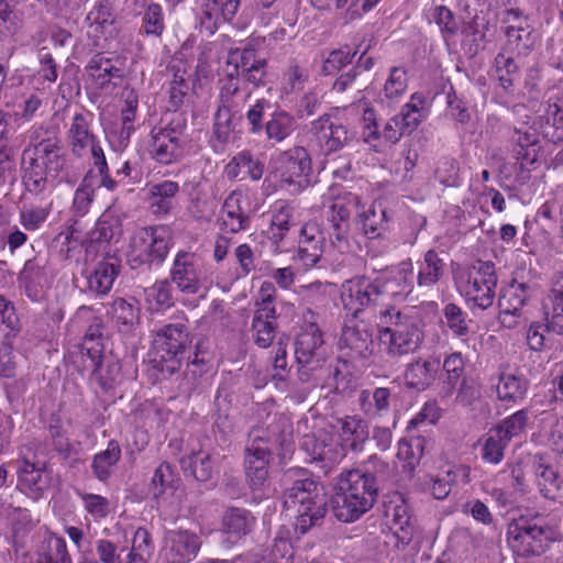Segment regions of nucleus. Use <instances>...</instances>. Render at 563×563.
<instances>
[{
	"instance_id": "1a4fd4ad",
	"label": "nucleus",
	"mask_w": 563,
	"mask_h": 563,
	"mask_svg": "<svg viewBox=\"0 0 563 563\" xmlns=\"http://www.w3.org/2000/svg\"><path fill=\"white\" fill-rule=\"evenodd\" d=\"M559 537L555 529L523 518L514 520L507 529L508 547L520 558L541 555Z\"/></svg>"
},
{
	"instance_id": "a878e982",
	"label": "nucleus",
	"mask_w": 563,
	"mask_h": 563,
	"mask_svg": "<svg viewBox=\"0 0 563 563\" xmlns=\"http://www.w3.org/2000/svg\"><path fill=\"white\" fill-rule=\"evenodd\" d=\"M124 60L121 57H108L103 54L95 55L87 71L93 85L99 89L107 88L114 79L123 76Z\"/></svg>"
},
{
	"instance_id": "c9c22d12",
	"label": "nucleus",
	"mask_w": 563,
	"mask_h": 563,
	"mask_svg": "<svg viewBox=\"0 0 563 563\" xmlns=\"http://www.w3.org/2000/svg\"><path fill=\"white\" fill-rule=\"evenodd\" d=\"M430 113V101L420 92H415L410 96L409 101L404 104L400 113L398 114L406 126L408 132L416 130Z\"/></svg>"
},
{
	"instance_id": "5fc2aeb1",
	"label": "nucleus",
	"mask_w": 563,
	"mask_h": 563,
	"mask_svg": "<svg viewBox=\"0 0 563 563\" xmlns=\"http://www.w3.org/2000/svg\"><path fill=\"white\" fill-rule=\"evenodd\" d=\"M294 558L292 545L287 537H276L269 551V558L257 555L247 560V563H291Z\"/></svg>"
},
{
	"instance_id": "412c9836",
	"label": "nucleus",
	"mask_w": 563,
	"mask_h": 563,
	"mask_svg": "<svg viewBox=\"0 0 563 563\" xmlns=\"http://www.w3.org/2000/svg\"><path fill=\"white\" fill-rule=\"evenodd\" d=\"M488 493L501 506L511 503L516 493L523 492L525 476L520 463L507 464L488 482Z\"/></svg>"
},
{
	"instance_id": "c756f323",
	"label": "nucleus",
	"mask_w": 563,
	"mask_h": 563,
	"mask_svg": "<svg viewBox=\"0 0 563 563\" xmlns=\"http://www.w3.org/2000/svg\"><path fill=\"white\" fill-rule=\"evenodd\" d=\"M439 369V360L418 358L406 366L404 378L409 387L424 390L435 380Z\"/></svg>"
},
{
	"instance_id": "6e6d98bb",
	"label": "nucleus",
	"mask_w": 563,
	"mask_h": 563,
	"mask_svg": "<svg viewBox=\"0 0 563 563\" xmlns=\"http://www.w3.org/2000/svg\"><path fill=\"white\" fill-rule=\"evenodd\" d=\"M225 200L229 202L231 208H234L249 220L251 214L258 209L255 192L246 188L233 190Z\"/></svg>"
},
{
	"instance_id": "3c124183",
	"label": "nucleus",
	"mask_w": 563,
	"mask_h": 563,
	"mask_svg": "<svg viewBox=\"0 0 563 563\" xmlns=\"http://www.w3.org/2000/svg\"><path fill=\"white\" fill-rule=\"evenodd\" d=\"M44 280L42 268L34 261H26L19 275L21 286L25 288L27 297L35 300Z\"/></svg>"
},
{
	"instance_id": "423d86ee",
	"label": "nucleus",
	"mask_w": 563,
	"mask_h": 563,
	"mask_svg": "<svg viewBox=\"0 0 563 563\" xmlns=\"http://www.w3.org/2000/svg\"><path fill=\"white\" fill-rule=\"evenodd\" d=\"M285 507L296 516L295 529L307 532L325 514V500L318 484L311 478L296 481L285 495Z\"/></svg>"
},
{
	"instance_id": "aec40b11",
	"label": "nucleus",
	"mask_w": 563,
	"mask_h": 563,
	"mask_svg": "<svg viewBox=\"0 0 563 563\" xmlns=\"http://www.w3.org/2000/svg\"><path fill=\"white\" fill-rule=\"evenodd\" d=\"M151 157L159 164L169 165L178 162L184 154L180 133L172 128H154L148 144Z\"/></svg>"
},
{
	"instance_id": "6e6552de",
	"label": "nucleus",
	"mask_w": 563,
	"mask_h": 563,
	"mask_svg": "<svg viewBox=\"0 0 563 563\" xmlns=\"http://www.w3.org/2000/svg\"><path fill=\"white\" fill-rule=\"evenodd\" d=\"M456 289L466 302L481 309L489 308L495 299L497 276L494 264L478 261L457 272Z\"/></svg>"
},
{
	"instance_id": "49530a36",
	"label": "nucleus",
	"mask_w": 563,
	"mask_h": 563,
	"mask_svg": "<svg viewBox=\"0 0 563 563\" xmlns=\"http://www.w3.org/2000/svg\"><path fill=\"white\" fill-rule=\"evenodd\" d=\"M296 129V121L286 111H275L266 122V134L269 140L283 142Z\"/></svg>"
},
{
	"instance_id": "393cba45",
	"label": "nucleus",
	"mask_w": 563,
	"mask_h": 563,
	"mask_svg": "<svg viewBox=\"0 0 563 563\" xmlns=\"http://www.w3.org/2000/svg\"><path fill=\"white\" fill-rule=\"evenodd\" d=\"M51 485V476L44 464L32 463L26 459L21 461L18 471V486L33 499L42 496Z\"/></svg>"
},
{
	"instance_id": "774afa93",
	"label": "nucleus",
	"mask_w": 563,
	"mask_h": 563,
	"mask_svg": "<svg viewBox=\"0 0 563 563\" xmlns=\"http://www.w3.org/2000/svg\"><path fill=\"white\" fill-rule=\"evenodd\" d=\"M354 53L347 46L333 49L323 57L322 70L325 75L334 74L351 63Z\"/></svg>"
},
{
	"instance_id": "de8ad7c7",
	"label": "nucleus",
	"mask_w": 563,
	"mask_h": 563,
	"mask_svg": "<svg viewBox=\"0 0 563 563\" xmlns=\"http://www.w3.org/2000/svg\"><path fill=\"white\" fill-rule=\"evenodd\" d=\"M529 298L528 287L522 283H512L503 289L498 299L499 309L521 312L522 307Z\"/></svg>"
},
{
	"instance_id": "6ab92c4d",
	"label": "nucleus",
	"mask_w": 563,
	"mask_h": 563,
	"mask_svg": "<svg viewBox=\"0 0 563 563\" xmlns=\"http://www.w3.org/2000/svg\"><path fill=\"white\" fill-rule=\"evenodd\" d=\"M202 264L194 253H177L172 269V280L181 292L197 294L202 287Z\"/></svg>"
},
{
	"instance_id": "338daca9",
	"label": "nucleus",
	"mask_w": 563,
	"mask_h": 563,
	"mask_svg": "<svg viewBox=\"0 0 563 563\" xmlns=\"http://www.w3.org/2000/svg\"><path fill=\"white\" fill-rule=\"evenodd\" d=\"M422 448L418 441L401 440L398 442L397 457L404 462V470L412 472L420 462Z\"/></svg>"
},
{
	"instance_id": "2f4dec72",
	"label": "nucleus",
	"mask_w": 563,
	"mask_h": 563,
	"mask_svg": "<svg viewBox=\"0 0 563 563\" xmlns=\"http://www.w3.org/2000/svg\"><path fill=\"white\" fill-rule=\"evenodd\" d=\"M179 185L173 180H164L148 187L147 201L151 211L157 216L168 214L174 208V198Z\"/></svg>"
},
{
	"instance_id": "c85d7f7f",
	"label": "nucleus",
	"mask_w": 563,
	"mask_h": 563,
	"mask_svg": "<svg viewBox=\"0 0 563 563\" xmlns=\"http://www.w3.org/2000/svg\"><path fill=\"white\" fill-rule=\"evenodd\" d=\"M87 34L99 44L100 40H107L114 31V16L108 1H100L93 5L86 18Z\"/></svg>"
},
{
	"instance_id": "72a5a7b5",
	"label": "nucleus",
	"mask_w": 563,
	"mask_h": 563,
	"mask_svg": "<svg viewBox=\"0 0 563 563\" xmlns=\"http://www.w3.org/2000/svg\"><path fill=\"white\" fill-rule=\"evenodd\" d=\"M336 428L343 448L358 450L368 438L367 424L356 417L339 419Z\"/></svg>"
},
{
	"instance_id": "5701e85b",
	"label": "nucleus",
	"mask_w": 563,
	"mask_h": 563,
	"mask_svg": "<svg viewBox=\"0 0 563 563\" xmlns=\"http://www.w3.org/2000/svg\"><path fill=\"white\" fill-rule=\"evenodd\" d=\"M313 136L323 155L341 150L350 139L346 128L328 115L313 122Z\"/></svg>"
},
{
	"instance_id": "864d4df0",
	"label": "nucleus",
	"mask_w": 563,
	"mask_h": 563,
	"mask_svg": "<svg viewBox=\"0 0 563 563\" xmlns=\"http://www.w3.org/2000/svg\"><path fill=\"white\" fill-rule=\"evenodd\" d=\"M275 319L271 314L254 313L252 329L255 343L260 347H267L275 338Z\"/></svg>"
},
{
	"instance_id": "ea45409f",
	"label": "nucleus",
	"mask_w": 563,
	"mask_h": 563,
	"mask_svg": "<svg viewBox=\"0 0 563 563\" xmlns=\"http://www.w3.org/2000/svg\"><path fill=\"white\" fill-rule=\"evenodd\" d=\"M120 457V444L115 440L109 441L106 450L93 456L91 468L95 476L99 481L106 482L111 476L112 468L119 462Z\"/></svg>"
},
{
	"instance_id": "b1692460",
	"label": "nucleus",
	"mask_w": 563,
	"mask_h": 563,
	"mask_svg": "<svg viewBox=\"0 0 563 563\" xmlns=\"http://www.w3.org/2000/svg\"><path fill=\"white\" fill-rule=\"evenodd\" d=\"M85 350L86 358L82 354V363L86 369L91 371V379L103 390L113 388L120 379V364L115 361L103 358L99 349L85 347Z\"/></svg>"
},
{
	"instance_id": "4d7b16f0",
	"label": "nucleus",
	"mask_w": 563,
	"mask_h": 563,
	"mask_svg": "<svg viewBox=\"0 0 563 563\" xmlns=\"http://www.w3.org/2000/svg\"><path fill=\"white\" fill-rule=\"evenodd\" d=\"M508 443L509 442L500 434V431H497L495 428L489 430L483 446L484 461L492 464L500 463Z\"/></svg>"
},
{
	"instance_id": "f8f14e48",
	"label": "nucleus",
	"mask_w": 563,
	"mask_h": 563,
	"mask_svg": "<svg viewBox=\"0 0 563 563\" xmlns=\"http://www.w3.org/2000/svg\"><path fill=\"white\" fill-rule=\"evenodd\" d=\"M92 114L76 113L68 129V140L71 152L82 157L91 155L95 166L106 168V156L97 136L91 132Z\"/></svg>"
},
{
	"instance_id": "0eeeda50",
	"label": "nucleus",
	"mask_w": 563,
	"mask_h": 563,
	"mask_svg": "<svg viewBox=\"0 0 563 563\" xmlns=\"http://www.w3.org/2000/svg\"><path fill=\"white\" fill-rule=\"evenodd\" d=\"M273 177L280 189L289 194H299L309 186L312 172L311 158L302 146L278 152L272 157Z\"/></svg>"
},
{
	"instance_id": "9d476101",
	"label": "nucleus",
	"mask_w": 563,
	"mask_h": 563,
	"mask_svg": "<svg viewBox=\"0 0 563 563\" xmlns=\"http://www.w3.org/2000/svg\"><path fill=\"white\" fill-rule=\"evenodd\" d=\"M250 438L245 461L260 460L268 464L269 456L277 445L283 450L290 451L292 444L290 420L285 415H275L266 429L254 428Z\"/></svg>"
},
{
	"instance_id": "a211bd4d",
	"label": "nucleus",
	"mask_w": 563,
	"mask_h": 563,
	"mask_svg": "<svg viewBox=\"0 0 563 563\" xmlns=\"http://www.w3.org/2000/svg\"><path fill=\"white\" fill-rule=\"evenodd\" d=\"M339 349L351 361H367L374 353L372 333L363 322L352 319L343 325Z\"/></svg>"
},
{
	"instance_id": "a19ab883",
	"label": "nucleus",
	"mask_w": 563,
	"mask_h": 563,
	"mask_svg": "<svg viewBox=\"0 0 563 563\" xmlns=\"http://www.w3.org/2000/svg\"><path fill=\"white\" fill-rule=\"evenodd\" d=\"M144 300L150 311H165L174 305L172 285L167 280L156 282L144 289Z\"/></svg>"
},
{
	"instance_id": "c03bdc74",
	"label": "nucleus",
	"mask_w": 563,
	"mask_h": 563,
	"mask_svg": "<svg viewBox=\"0 0 563 563\" xmlns=\"http://www.w3.org/2000/svg\"><path fill=\"white\" fill-rule=\"evenodd\" d=\"M154 550L151 533L147 529L139 527L131 541V548L124 563H146Z\"/></svg>"
},
{
	"instance_id": "680f3d73",
	"label": "nucleus",
	"mask_w": 563,
	"mask_h": 563,
	"mask_svg": "<svg viewBox=\"0 0 563 563\" xmlns=\"http://www.w3.org/2000/svg\"><path fill=\"white\" fill-rule=\"evenodd\" d=\"M495 70L500 86L508 90L518 76V67L510 56L499 53L495 58Z\"/></svg>"
},
{
	"instance_id": "4c0bfd02",
	"label": "nucleus",
	"mask_w": 563,
	"mask_h": 563,
	"mask_svg": "<svg viewBox=\"0 0 563 563\" xmlns=\"http://www.w3.org/2000/svg\"><path fill=\"white\" fill-rule=\"evenodd\" d=\"M323 343L320 330L310 324L298 335L296 341V358L300 364H309L318 355Z\"/></svg>"
},
{
	"instance_id": "79ce46f5",
	"label": "nucleus",
	"mask_w": 563,
	"mask_h": 563,
	"mask_svg": "<svg viewBox=\"0 0 563 563\" xmlns=\"http://www.w3.org/2000/svg\"><path fill=\"white\" fill-rule=\"evenodd\" d=\"M542 308L548 328L563 334V287L552 289L544 298Z\"/></svg>"
},
{
	"instance_id": "052dcab7",
	"label": "nucleus",
	"mask_w": 563,
	"mask_h": 563,
	"mask_svg": "<svg viewBox=\"0 0 563 563\" xmlns=\"http://www.w3.org/2000/svg\"><path fill=\"white\" fill-rule=\"evenodd\" d=\"M301 446L313 460L327 461L332 459L331 444L327 442L325 434H320L319 438L314 433L306 434L302 438Z\"/></svg>"
},
{
	"instance_id": "13d9d810",
	"label": "nucleus",
	"mask_w": 563,
	"mask_h": 563,
	"mask_svg": "<svg viewBox=\"0 0 563 563\" xmlns=\"http://www.w3.org/2000/svg\"><path fill=\"white\" fill-rule=\"evenodd\" d=\"M291 220V209L285 202H279L275 205L273 217H272V227L271 233L272 239L275 242H282L286 232L289 230Z\"/></svg>"
},
{
	"instance_id": "0e129e2a",
	"label": "nucleus",
	"mask_w": 563,
	"mask_h": 563,
	"mask_svg": "<svg viewBox=\"0 0 563 563\" xmlns=\"http://www.w3.org/2000/svg\"><path fill=\"white\" fill-rule=\"evenodd\" d=\"M46 551L40 555L47 563H71L66 541L57 536H51L46 540Z\"/></svg>"
},
{
	"instance_id": "e433bc0d",
	"label": "nucleus",
	"mask_w": 563,
	"mask_h": 563,
	"mask_svg": "<svg viewBox=\"0 0 563 563\" xmlns=\"http://www.w3.org/2000/svg\"><path fill=\"white\" fill-rule=\"evenodd\" d=\"M445 263L434 250H429L418 261L417 284L419 287H432L443 276Z\"/></svg>"
},
{
	"instance_id": "7ed1b4c3",
	"label": "nucleus",
	"mask_w": 563,
	"mask_h": 563,
	"mask_svg": "<svg viewBox=\"0 0 563 563\" xmlns=\"http://www.w3.org/2000/svg\"><path fill=\"white\" fill-rule=\"evenodd\" d=\"M378 339L385 353L394 360L418 351L423 342V330L417 311L395 307L380 310Z\"/></svg>"
},
{
	"instance_id": "09e8293b",
	"label": "nucleus",
	"mask_w": 563,
	"mask_h": 563,
	"mask_svg": "<svg viewBox=\"0 0 563 563\" xmlns=\"http://www.w3.org/2000/svg\"><path fill=\"white\" fill-rule=\"evenodd\" d=\"M121 220L111 210L104 211L96 223L92 239L98 242H110L121 235Z\"/></svg>"
},
{
	"instance_id": "bb28decb",
	"label": "nucleus",
	"mask_w": 563,
	"mask_h": 563,
	"mask_svg": "<svg viewBox=\"0 0 563 563\" xmlns=\"http://www.w3.org/2000/svg\"><path fill=\"white\" fill-rule=\"evenodd\" d=\"M189 342V333L186 323H168L156 330L154 343L157 349L166 353L168 358L181 354Z\"/></svg>"
},
{
	"instance_id": "f704fd0d",
	"label": "nucleus",
	"mask_w": 563,
	"mask_h": 563,
	"mask_svg": "<svg viewBox=\"0 0 563 563\" xmlns=\"http://www.w3.org/2000/svg\"><path fill=\"white\" fill-rule=\"evenodd\" d=\"M529 382L522 374L501 373L496 385L497 397L501 401L518 402L528 391Z\"/></svg>"
},
{
	"instance_id": "603ef678",
	"label": "nucleus",
	"mask_w": 563,
	"mask_h": 563,
	"mask_svg": "<svg viewBox=\"0 0 563 563\" xmlns=\"http://www.w3.org/2000/svg\"><path fill=\"white\" fill-rule=\"evenodd\" d=\"M390 529L402 543L411 540L413 525L407 505L400 504L393 508Z\"/></svg>"
},
{
	"instance_id": "58836bf2",
	"label": "nucleus",
	"mask_w": 563,
	"mask_h": 563,
	"mask_svg": "<svg viewBox=\"0 0 563 563\" xmlns=\"http://www.w3.org/2000/svg\"><path fill=\"white\" fill-rule=\"evenodd\" d=\"M408 74L402 67H393L386 78L383 92L382 102L387 106H394L400 101L408 89Z\"/></svg>"
},
{
	"instance_id": "37998d69",
	"label": "nucleus",
	"mask_w": 563,
	"mask_h": 563,
	"mask_svg": "<svg viewBox=\"0 0 563 563\" xmlns=\"http://www.w3.org/2000/svg\"><path fill=\"white\" fill-rule=\"evenodd\" d=\"M536 483L540 493L545 498H554L555 493L561 488L563 483L560 474L551 465L545 463L542 457L536 464Z\"/></svg>"
},
{
	"instance_id": "8fccbe9b",
	"label": "nucleus",
	"mask_w": 563,
	"mask_h": 563,
	"mask_svg": "<svg viewBox=\"0 0 563 563\" xmlns=\"http://www.w3.org/2000/svg\"><path fill=\"white\" fill-rule=\"evenodd\" d=\"M443 317L445 325L455 336L462 338L468 334L472 320L460 306L446 303L443 308Z\"/></svg>"
},
{
	"instance_id": "cd10ccee",
	"label": "nucleus",
	"mask_w": 563,
	"mask_h": 563,
	"mask_svg": "<svg viewBox=\"0 0 563 563\" xmlns=\"http://www.w3.org/2000/svg\"><path fill=\"white\" fill-rule=\"evenodd\" d=\"M470 470L466 466H453L437 475H428L421 482V488L435 499H445L452 488V485L462 476L464 482H468Z\"/></svg>"
},
{
	"instance_id": "f257e3e1",
	"label": "nucleus",
	"mask_w": 563,
	"mask_h": 563,
	"mask_svg": "<svg viewBox=\"0 0 563 563\" xmlns=\"http://www.w3.org/2000/svg\"><path fill=\"white\" fill-rule=\"evenodd\" d=\"M327 223L320 229L318 223L308 222L300 230L298 261L305 267L314 266L323 252L335 250L341 254L351 250L350 216L355 211V223L364 235L375 239L380 235L385 211H377L373 203L367 207L360 196L340 186H331L322 197Z\"/></svg>"
},
{
	"instance_id": "69168bd1",
	"label": "nucleus",
	"mask_w": 563,
	"mask_h": 563,
	"mask_svg": "<svg viewBox=\"0 0 563 563\" xmlns=\"http://www.w3.org/2000/svg\"><path fill=\"white\" fill-rule=\"evenodd\" d=\"M139 312V308L122 298L113 302V319L118 325L124 327L125 330L137 323Z\"/></svg>"
},
{
	"instance_id": "f03ea898",
	"label": "nucleus",
	"mask_w": 563,
	"mask_h": 563,
	"mask_svg": "<svg viewBox=\"0 0 563 563\" xmlns=\"http://www.w3.org/2000/svg\"><path fill=\"white\" fill-rule=\"evenodd\" d=\"M264 38H251L243 48H232L227 58V76L222 80L220 98L224 108H234L244 103L250 92L241 87V81L260 87L266 77V59L257 52Z\"/></svg>"
},
{
	"instance_id": "4be33fe9",
	"label": "nucleus",
	"mask_w": 563,
	"mask_h": 563,
	"mask_svg": "<svg viewBox=\"0 0 563 563\" xmlns=\"http://www.w3.org/2000/svg\"><path fill=\"white\" fill-rule=\"evenodd\" d=\"M504 22L506 26V37L518 54H528L536 45V36L529 20L522 15L518 9L505 11Z\"/></svg>"
},
{
	"instance_id": "39448f33",
	"label": "nucleus",
	"mask_w": 563,
	"mask_h": 563,
	"mask_svg": "<svg viewBox=\"0 0 563 563\" xmlns=\"http://www.w3.org/2000/svg\"><path fill=\"white\" fill-rule=\"evenodd\" d=\"M65 165L60 147L56 142H41L33 156L23 158V181L31 194H51L57 185V178Z\"/></svg>"
},
{
	"instance_id": "a18cd8bd",
	"label": "nucleus",
	"mask_w": 563,
	"mask_h": 563,
	"mask_svg": "<svg viewBox=\"0 0 563 563\" xmlns=\"http://www.w3.org/2000/svg\"><path fill=\"white\" fill-rule=\"evenodd\" d=\"M254 525V518L250 511L231 509L223 517L224 531L235 539L247 534Z\"/></svg>"
},
{
	"instance_id": "20e7f679",
	"label": "nucleus",
	"mask_w": 563,
	"mask_h": 563,
	"mask_svg": "<svg viewBox=\"0 0 563 563\" xmlns=\"http://www.w3.org/2000/svg\"><path fill=\"white\" fill-rule=\"evenodd\" d=\"M376 495L375 478L367 470L347 471L341 474L332 498L334 516L343 522L355 521L373 507Z\"/></svg>"
},
{
	"instance_id": "ddd939ff",
	"label": "nucleus",
	"mask_w": 563,
	"mask_h": 563,
	"mask_svg": "<svg viewBox=\"0 0 563 563\" xmlns=\"http://www.w3.org/2000/svg\"><path fill=\"white\" fill-rule=\"evenodd\" d=\"M201 547L200 537L187 529L165 531L159 559L164 563H189L195 560Z\"/></svg>"
},
{
	"instance_id": "9b49d317",
	"label": "nucleus",
	"mask_w": 563,
	"mask_h": 563,
	"mask_svg": "<svg viewBox=\"0 0 563 563\" xmlns=\"http://www.w3.org/2000/svg\"><path fill=\"white\" fill-rule=\"evenodd\" d=\"M170 244V230L165 225L137 230L130 242L129 258L134 265L161 263Z\"/></svg>"
},
{
	"instance_id": "f3484780",
	"label": "nucleus",
	"mask_w": 563,
	"mask_h": 563,
	"mask_svg": "<svg viewBox=\"0 0 563 563\" xmlns=\"http://www.w3.org/2000/svg\"><path fill=\"white\" fill-rule=\"evenodd\" d=\"M355 107L357 111H363L364 141L371 144L377 152L383 150L384 143L395 144L400 140L405 132H408L407 128L400 124L404 122L397 114L387 121L384 131L380 134L373 109L368 108L367 103L362 101H360Z\"/></svg>"
},
{
	"instance_id": "4468645a",
	"label": "nucleus",
	"mask_w": 563,
	"mask_h": 563,
	"mask_svg": "<svg viewBox=\"0 0 563 563\" xmlns=\"http://www.w3.org/2000/svg\"><path fill=\"white\" fill-rule=\"evenodd\" d=\"M374 280L382 302L386 299H404L413 289V264L411 260L402 261L384 271Z\"/></svg>"
},
{
	"instance_id": "2eb2a0df",
	"label": "nucleus",
	"mask_w": 563,
	"mask_h": 563,
	"mask_svg": "<svg viewBox=\"0 0 563 563\" xmlns=\"http://www.w3.org/2000/svg\"><path fill=\"white\" fill-rule=\"evenodd\" d=\"M340 298L347 316L355 319L360 312L373 303L379 302L375 280L366 276H356L341 285Z\"/></svg>"
},
{
	"instance_id": "dca6fc26",
	"label": "nucleus",
	"mask_w": 563,
	"mask_h": 563,
	"mask_svg": "<svg viewBox=\"0 0 563 563\" xmlns=\"http://www.w3.org/2000/svg\"><path fill=\"white\" fill-rule=\"evenodd\" d=\"M123 107L121 109V122L104 126L106 136L115 151L124 150L135 132L137 119L139 95L130 87L122 91Z\"/></svg>"
},
{
	"instance_id": "bf43d9fd",
	"label": "nucleus",
	"mask_w": 563,
	"mask_h": 563,
	"mask_svg": "<svg viewBox=\"0 0 563 563\" xmlns=\"http://www.w3.org/2000/svg\"><path fill=\"white\" fill-rule=\"evenodd\" d=\"M528 422V411L527 410H518L510 417L506 418L498 427L495 429L500 431V434L510 442L511 439L518 438L525 433L526 427Z\"/></svg>"
},
{
	"instance_id": "473e14b6",
	"label": "nucleus",
	"mask_w": 563,
	"mask_h": 563,
	"mask_svg": "<svg viewBox=\"0 0 563 563\" xmlns=\"http://www.w3.org/2000/svg\"><path fill=\"white\" fill-rule=\"evenodd\" d=\"M119 262L114 257L101 261L96 265L93 271L87 276V284L89 290L98 294H108L118 277Z\"/></svg>"
},
{
	"instance_id": "e2e57ef3",
	"label": "nucleus",
	"mask_w": 563,
	"mask_h": 563,
	"mask_svg": "<svg viewBox=\"0 0 563 563\" xmlns=\"http://www.w3.org/2000/svg\"><path fill=\"white\" fill-rule=\"evenodd\" d=\"M249 219L234 208H231L229 202L224 200L220 212V223L223 231L236 233L241 230H245L249 227Z\"/></svg>"
},
{
	"instance_id": "7c9ffc66",
	"label": "nucleus",
	"mask_w": 563,
	"mask_h": 563,
	"mask_svg": "<svg viewBox=\"0 0 563 563\" xmlns=\"http://www.w3.org/2000/svg\"><path fill=\"white\" fill-rule=\"evenodd\" d=\"M202 23L212 30L219 24L231 21L238 12L240 0H200Z\"/></svg>"
}]
</instances>
